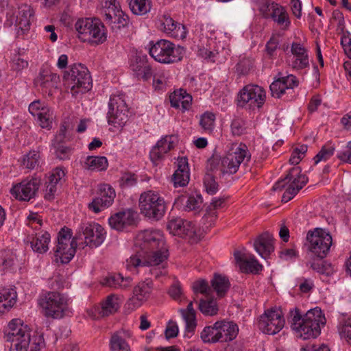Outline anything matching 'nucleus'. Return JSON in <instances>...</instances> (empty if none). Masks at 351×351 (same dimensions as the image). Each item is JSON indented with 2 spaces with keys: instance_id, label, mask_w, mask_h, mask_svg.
I'll list each match as a JSON object with an SVG mask.
<instances>
[{
  "instance_id": "nucleus-1",
  "label": "nucleus",
  "mask_w": 351,
  "mask_h": 351,
  "mask_svg": "<svg viewBox=\"0 0 351 351\" xmlns=\"http://www.w3.org/2000/svg\"><path fill=\"white\" fill-rule=\"evenodd\" d=\"M289 314L291 328L304 339L316 338L321 332V326L326 324V318L318 307L310 309L304 316L298 308L291 310Z\"/></svg>"
},
{
  "instance_id": "nucleus-2",
  "label": "nucleus",
  "mask_w": 351,
  "mask_h": 351,
  "mask_svg": "<svg viewBox=\"0 0 351 351\" xmlns=\"http://www.w3.org/2000/svg\"><path fill=\"white\" fill-rule=\"evenodd\" d=\"M138 208L145 217L152 221H159L166 212L165 199L154 191L148 190L140 195Z\"/></svg>"
},
{
  "instance_id": "nucleus-3",
  "label": "nucleus",
  "mask_w": 351,
  "mask_h": 351,
  "mask_svg": "<svg viewBox=\"0 0 351 351\" xmlns=\"http://www.w3.org/2000/svg\"><path fill=\"white\" fill-rule=\"evenodd\" d=\"M38 304L43 315L49 318L61 319L69 311L67 298L56 291H49L42 295Z\"/></svg>"
},
{
  "instance_id": "nucleus-4",
  "label": "nucleus",
  "mask_w": 351,
  "mask_h": 351,
  "mask_svg": "<svg viewBox=\"0 0 351 351\" xmlns=\"http://www.w3.org/2000/svg\"><path fill=\"white\" fill-rule=\"evenodd\" d=\"M75 27L79 34V38L84 42L101 44L107 39L105 26L97 19H79Z\"/></svg>"
},
{
  "instance_id": "nucleus-5",
  "label": "nucleus",
  "mask_w": 351,
  "mask_h": 351,
  "mask_svg": "<svg viewBox=\"0 0 351 351\" xmlns=\"http://www.w3.org/2000/svg\"><path fill=\"white\" fill-rule=\"evenodd\" d=\"M64 80L71 86L72 94L84 93L92 88V80L87 68L82 64L71 65L63 75Z\"/></svg>"
},
{
  "instance_id": "nucleus-6",
  "label": "nucleus",
  "mask_w": 351,
  "mask_h": 351,
  "mask_svg": "<svg viewBox=\"0 0 351 351\" xmlns=\"http://www.w3.org/2000/svg\"><path fill=\"white\" fill-rule=\"evenodd\" d=\"M307 182L308 178L305 175L301 174L300 167H293L283 180L278 181L273 186V190H281L285 187V184L290 183L282 197V202L286 203L291 200Z\"/></svg>"
},
{
  "instance_id": "nucleus-7",
  "label": "nucleus",
  "mask_w": 351,
  "mask_h": 351,
  "mask_svg": "<svg viewBox=\"0 0 351 351\" xmlns=\"http://www.w3.org/2000/svg\"><path fill=\"white\" fill-rule=\"evenodd\" d=\"M150 45L149 55L158 62L171 64L180 61L182 58L180 49L167 40H158L155 43L152 42Z\"/></svg>"
},
{
  "instance_id": "nucleus-8",
  "label": "nucleus",
  "mask_w": 351,
  "mask_h": 351,
  "mask_svg": "<svg viewBox=\"0 0 351 351\" xmlns=\"http://www.w3.org/2000/svg\"><path fill=\"white\" fill-rule=\"evenodd\" d=\"M71 237L72 231L70 228H63L59 232L58 244L54 252L56 262L68 263L74 256L76 246L80 243L79 240L75 239V237L71 240Z\"/></svg>"
},
{
  "instance_id": "nucleus-9",
  "label": "nucleus",
  "mask_w": 351,
  "mask_h": 351,
  "mask_svg": "<svg viewBox=\"0 0 351 351\" xmlns=\"http://www.w3.org/2000/svg\"><path fill=\"white\" fill-rule=\"evenodd\" d=\"M104 228L97 223H82L77 230L75 239L90 248L101 245L106 238Z\"/></svg>"
},
{
  "instance_id": "nucleus-10",
  "label": "nucleus",
  "mask_w": 351,
  "mask_h": 351,
  "mask_svg": "<svg viewBox=\"0 0 351 351\" xmlns=\"http://www.w3.org/2000/svg\"><path fill=\"white\" fill-rule=\"evenodd\" d=\"M306 241L308 250L321 259L327 256L332 243V239L329 232L322 228L308 231L306 234Z\"/></svg>"
},
{
  "instance_id": "nucleus-11",
  "label": "nucleus",
  "mask_w": 351,
  "mask_h": 351,
  "mask_svg": "<svg viewBox=\"0 0 351 351\" xmlns=\"http://www.w3.org/2000/svg\"><path fill=\"white\" fill-rule=\"evenodd\" d=\"M169 257L167 247L158 248L147 252H137V254L132 256L128 261V265L135 267L139 266H158L165 267Z\"/></svg>"
},
{
  "instance_id": "nucleus-12",
  "label": "nucleus",
  "mask_w": 351,
  "mask_h": 351,
  "mask_svg": "<svg viewBox=\"0 0 351 351\" xmlns=\"http://www.w3.org/2000/svg\"><path fill=\"white\" fill-rule=\"evenodd\" d=\"M134 245L137 252H147L167 247L164 235L159 230H145L136 237Z\"/></svg>"
},
{
  "instance_id": "nucleus-13",
  "label": "nucleus",
  "mask_w": 351,
  "mask_h": 351,
  "mask_svg": "<svg viewBox=\"0 0 351 351\" xmlns=\"http://www.w3.org/2000/svg\"><path fill=\"white\" fill-rule=\"evenodd\" d=\"M250 157L251 155L246 145L240 144L235 148H232L230 152L222 158L221 171L223 173H235L245 159L249 161Z\"/></svg>"
},
{
  "instance_id": "nucleus-14",
  "label": "nucleus",
  "mask_w": 351,
  "mask_h": 351,
  "mask_svg": "<svg viewBox=\"0 0 351 351\" xmlns=\"http://www.w3.org/2000/svg\"><path fill=\"white\" fill-rule=\"evenodd\" d=\"M108 122L114 127H121L128 121V108L123 95H112L108 104Z\"/></svg>"
},
{
  "instance_id": "nucleus-15",
  "label": "nucleus",
  "mask_w": 351,
  "mask_h": 351,
  "mask_svg": "<svg viewBox=\"0 0 351 351\" xmlns=\"http://www.w3.org/2000/svg\"><path fill=\"white\" fill-rule=\"evenodd\" d=\"M265 98V91L262 87L258 85L248 84L240 90L238 105L243 107L248 104L251 108L255 107L259 108L264 104Z\"/></svg>"
},
{
  "instance_id": "nucleus-16",
  "label": "nucleus",
  "mask_w": 351,
  "mask_h": 351,
  "mask_svg": "<svg viewBox=\"0 0 351 351\" xmlns=\"http://www.w3.org/2000/svg\"><path fill=\"white\" fill-rule=\"evenodd\" d=\"M285 323V321L280 311L270 309L261 315L258 325L263 332L275 335L283 328Z\"/></svg>"
},
{
  "instance_id": "nucleus-17",
  "label": "nucleus",
  "mask_w": 351,
  "mask_h": 351,
  "mask_svg": "<svg viewBox=\"0 0 351 351\" xmlns=\"http://www.w3.org/2000/svg\"><path fill=\"white\" fill-rule=\"evenodd\" d=\"M99 196L93 199L88 204L89 209L98 213L106 208L109 207L114 202L115 191L108 184H101L98 186Z\"/></svg>"
},
{
  "instance_id": "nucleus-18",
  "label": "nucleus",
  "mask_w": 351,
  "mask_h": 351,
  "mask_svg": "<svg viewBox=\"0 0 351 351\" xmlns=\"http://www.w3.org/2000/svg\"><path fill=\"white\" fill-rule=\"evenodd\" d=\"M130 67L134 75L138 79L147 81L152 76V69L146 54L136 53L130 59Z\"/></svg>"
},
{
  "instance_id": "nucleus-19",
  "label": "nucleus",
  "mask_w": 351,
  "mask_h": 351,
  "mask_svg": "<svg viewBox=\"0 0 351 351\" xmlns=\"http://www.w3.org/2000/svg\"><path fill=\"white\" fill-rule=\"evenodd\" d=\"M167 228L173 235L191 239L196 234L195 225L189 221L178 217L169 220Z\"/></svg>"
},
{
  "instance_id": "nucleus-20",
  "label": "nucleus",
  "mask_w": 351,
  "mask_h": 351,
  "mask_svg": "<svg viewBox=\"0 0 351 351\" xmlns=\"http://www.w3.org/2000/svg\"><path fill=\"white\" fill-rule=\"evenodd\" d=\"M234 256L236 263L243 273L258 274L263 269V266L255 258L254 255L241 251H234Z\"/></svg>"
},
{
  "instance_id": "nucleus-21",
  "label": "nucleus",
  "mask_w": 351,
  "mask_h": 351,
  "mask_svg": "<svg viewBox=\"0 0 351 351\" xmlns=\"http://www.w3.org/2000/svg\"><path fill=\"white\" fill-rule=\"evenodd\" d=\"M178 142V138L176 136H166L158 141L156 145L150 152L149 156L151 160L157 164L171 149H172Z\"/></svg>"
},
{
  "instance_id": "nucleus-22",
  "label": "nucleus",
  "mask_w": 351,
  "mask_h": 351,
  "mask_svg": "<svg viewBox=\"0 0 351 351\" xmlns=\"http://www.w3.org/2000/svg\"><path fill=\"white\" fill-rule=\"evenodd\" d=\"M152 290L153 282L152 280L147 279L138 282L133 289V295L130 299V302L132 304L134 308L141 306L150 297Z\"/></svg>"
},
{
  "instance_id": "nucleus-23",
  "label": "nucleus",
  "mask_w": 351,
  "mask_h": 351,
  "mask_svg": "<svg viewBox=\"0 0 351 351\" xmlns=\"http://www.w3.org/2000/svg\"><path fill=\"white\" fill-rule=\"evenodd\" d=\"M45 341L43 334L23 326V350L24 351H40Z\"/></svg>"
},
{
  "instance_id": "nucleus-24",
  "label": "nucleus",
  "mask_w": 351,
  "mask_h": 351,
  "mask_svg": "<svg viewBox=\"0 0 351 351\" xmlns=\"http://www.w3.org/2000/svg\"><path fill=\"white\" fill-rule=\"evenodd\" d=\"M291 52L293 56L289 61V65L295 69L301 70L309 65L308 54L307 49L299 43H293L291 47Z\"/></svg>"
},
{
  "instance_id": "nucleus-25",
  "label": "nucleus",
  "mask_w": 351,
  "mask_h": 351,
  "mask_svg": "<svg viewBox=\"0 0 351 351\" xmlns=\"http://www.w3.org/2000/svg\"><path fill=\"white\" fill-rule=\"evenodd\" d=\"M161 29L171 37L184 39L186 36V27L181 23L174 21L171 16L164 15L161 19Z\"/></svg>"
},
{
  "instance_id": "nucleus-26",
  "label": "nucleus",
  "mask_w": 351,
  "mask_h": 351,
  "mask_svg": "<svg viewBox=\"0 0 351 351\" xmlns=\"http://www.w3.org/2000/svg\"><path fill=\"white\" fill-rule=\"evenodd\" d=\"M65 176V171L63 169L56 167L52 170L49 176L48 181L45 184L44 198L48 201L54 199L57 193L58 185L61 180Z\"/></svg>"
},
{
  "instance_id": "nucleus-27",
  "label": "nucleus",
  "mask_w": 351,
  "mask_h": 351,
  "mask_svg": "<svg viewBox=\"0 0 351 351\" xmlns=\"http://www.w3.org/2000/svg\"><path fill=\"white\" fill-rule=\"evenodd\" d=\"M8 340L11 342L10 351H22V321L13 319L8 324Z\"/></svg>"
},
{
  "instance_id": "nucleus-28",
  "label": "nucleus",
  "mask_w": 351,
  "mask_h": 351,
  "mask_svg": "<svg viewBox=\"0 0 351 351\" xmlns=\"http://www.w3.org/2000/svg\"><path fill=\"white\" fill-rule=\"evenodd\" d=\"M106 23L110 26L111 29L117 32L121 28L128 26L129 23V18L121 10H108V12L105 14Z\"/></svg>"
},
{
  "instance_id": "nucleus-29",
  "label": "nucleus",
  "mask_w": 351,
  "mask_h": 351,
  "mask_svg": "<svg viewBox=\"0 0 351 351\" xmlns=\"http://www.w3.org/2000/svg\"><path fill=\"white\" fill-rule=\"evenodd\" d=\"M274 242L273 236L268 232H264L256 239L254 247L262 258H266L274 250Z\"/></svg>"
},
{
  "instance_id": "nucleus-30",
  "label": "nucleus",
  "mask_w": 351,
  "mask_h": 351,
  "mask_svg": "<svg viewBox=\"0 0 351 351\" xmlns=\"http://www.w3.org/2000/svg\"><path fill=\"white\" fill-rule=\"evenodd\" d=\"M134 223V213L131 210L117 213L109 218L110 226L117 230H123Z\"/></svg>"
},
{
  "instance_id": "nucleus-31",
  "label": "nucleus",
  "mask_w": 351,
  "mask_h": 351,
  "mask_svg": "<svg viewBox=\"0 0 351 351\" xmlns=\"http://www.w3.org/2000/svg\"><path fill=\"white\" fill-rule=\"evenodd\" d=\"M60 82V76L47 69H41L38 76L35 80L36 86L49 90L57 88Z\"/></svg>"
},
{
  "instance_id": "nucleus-32",
  "label": "nucleus",
  "mask_w": 351,
  "mask_h": 351,
  "mask_svg": "<svg viewBox=\"0 0 351 351\" xmlns=\"http://www.w3.org/2000/svg\"><path fill=\"white\" fill-rule=\"evenodd\" d=\"M217 326L221 343L231 341L238 335V326L233 322L226 320L217 321Z\"/></svg>"
},
{
  "instance_id": "nucleus-33",
  "label": "nucleus",
  "mask_w": 351,
  "mask_h": 351,
  "mask_svg": "<svg viewBox=\"0 0 351 351\" xmlns=\"http://www.w3.org/2000/svg\"><path fill=\"white\" fill-rule=\"evenodd\" d=\"M50 241L51 237L47 232L36 234L35 237L29 236L27 238V243H30L33 251L39 254L47 252Z\"/></svg>"
},
{
  "instance_id": "nucleus-34",
  "label": "nucleus",
  "mask_w": 351,
  "mask_h": 351,
  "mask_svg": "<svg viewBox=\"0 0 351 351\" xmlns=\"http://www.w3.org/2000/svg\"><path fill=\"white\" fill-rule=\"evenodd\" d=\"M16 291L12 288L0 289V315L9 311L16 304Z\"/></svg>"
},
{
  "instance_id": "nucleus-35",
  "label": "nucleus",
  "mask_w": 351,
  "mask_h": 351,
  "mask_svg": "<svg viewBox=\"0 0 351 351\" xmlns=\"http://www.w3.org/2000/svg\"><path fill=\"white\" fill-rule=\"evenodd\" d=\"M132 282L130 278H124L121 274L108 275L105 277L101 285L112 289H127Z\"/></svg>"
},
{
  "instance_id": "nucleus-36",
  "label": "nucleus",
  "mask_w": 351,
  "mask_h": 351,
  "mask_svg": "<svg viewBox=\"0 0 351 351\" xmlns=\"http://www.w3.org/2000/svg\"><path fill=\"white\" fill-rule=\"evenodd\" d=\"M210 284L213 291H215L219 298L223 297L230 287L228 278L225 276L217 274H214Z\"/></svg>"
},
{
  "instance_id": "nucleus-37",
  "label": "nucleus",
  "mask_w": 351,
  "mask_h": 351,
  "mask_svg": "<svg viewBox=\"0 0 351 351\" xmlns=\"http://www.w3.org/2000/svg\"><path fill=\"white\" fill-rule=\"evenodd\" d=\"M119 298L116 295H108L102 303L99 314L102 317H108L116 313L119 308Z\"/></svg>"
},
{
  "instance_id": "nucleus-38",
  "label": "nucleus",
  "mask_w": 351,
  "mask_h": 351,
  "mask_svg": "<svg viewBox=\"0 0 351 351\" xmlns=\"http://www.w3.org/2000/svg\"><path fill=\"white\" fill-rule=\"evenodd\" d=\"M108 160L104 156H88L84 162V168L91 171H103L107 169Z\"/></svg>"
},
{
  "instance_id": "nucleus-39",
  "label": "nucleus",
  "mask_w": 351,
  "mask_h": 351,
  "mask_svg": "<svg viewBox=\"0 0 351 351\" xmlns=\"http://www.w3.org/2000/svg\"><path fill=\"white\" fill-rule=\"evenodd\" d=\"M40 185V179L36 177H32L29 180H26L23 184V202L29 201L34 197Z\"/></svg>"
},
{
  "instance_id": "nucleus-40",
  "label": "nucleus",
  "mask_w": 351,
  "mask_h": 351,
  "mask_svg": "<svg viewBox=\"0 0 351 351\" xmlns=\"http://www.w3.org/2000/svg\"><path fill=\"white\" fill-rule=\"evenodd\" d=\"M180 313L186 323V330L193 332L197 326L193 302H189L186 309H180Z\"/></svg>"
},
{
  "instance_id": "nucleus-41",
  "label": "nucleus",
  "mask_w": 351,
  "mask_h": 351,
  "mask_svg": "<svg viewBox=\"0 0 351 351\" xmlns=\"http://www.w3.org/2000/svg\"><path fill=\"white\" fill-rule=\"evenodd\" d=\"M200 338L204 343H215L220 342L217 322L211 325L204 327L200 334Z\"/></svg>"
},
{
  "instance_id": "nucleus-42",
  "label": "nucleus",
  "mask_w": 351,
  "mask_h": 351,
  "mask_svg": "<svg viewBox=\"0 0 351 351\" xmlns=\"http://www.w3.org/2000/svg\"><path fill=\"white\" fill-rule=\"evenodd\" d=\"M123 335L124 332H119L112 335L110 344L112 351H131Z\"/></svg>"
},
{
  "instance_id": "nucleus-43",
  "label": "nucleus",
  "mask_w": 351,
  "mask_h": 351,
  "mask_svg": "<svg viewBox=\"0 0 351 351\" xmlns=\"http://www.w3.org/2000/svg\"><path fill=\"white\" fill-rule=\"evenodd\" d=\"M273 10L271 12L270 18H271L275 22L279 25H282L285 23V26L287 27L290 24L288 14L282 6L277 4H273Z\"/></svg>"
},
{
  "instance_id": "nucleus-44",
  "label": "nucleus",
  "mask_w": 351,
  "mask_h": 351,
  "mask_svg": "<svg viewBox=\"0 0 351 351\" xmlns=\"http://www.w3.org/2000/svg\"><path fill=\"white\" fill-rule=\"evenodd\" d=\"M129 5L132 12L138 15L147 13L151 8L150 2L148 0H131Z\"/></svg>"
},
{
  "instance_id": "nucleus-45",
  "label": "nucleus",
  "mask_w": 351,
  "mask_h": 351,
  "mask_svg": "<svg viewBox=\"0 0 351 351\" xmlns=\"http://www.w3.org/2000/svg\"><path fill=\"white\" fill-rule=\"evenodd\" d=\"M311 267L314 271L326 276H330L335 272L334 266L330 263L325 261L313 262L311 263Z\"/></svg>"
},
{
  "instance_id": "nucleus-46",
  "label": "nucleus",
  "mask_w": 351,
  "mask_h": 351,
  "mask_svg": "<svg viewBox=\"0 0 351 351\" xmlns=\"http://www.w3.org/2000/svg\"><path fill=\"white\" fill-rule=\"evenodd\" d=\"M200 311L206 315H214L218 312V306L216 300H202L199 304Z\"/></svg>"
},
{
  "instance_id": "nucleus-47",
  "label": "nucleus",
  "mask_w": 351,
  "mask_h": 351,
  "mask_svg": "<svg viewBox=\"0 0 351 351\" xmlns=\"http://www.w3.org/2000/svg\"><path fill=\"white\" fill-rule=\"evenodd\" d=\"M338 331L341 339H344L351 344V317L341 322L338 326Z\"/></svg>"
},
{
  "instance_id": "nucleus-48",
  "label": "nucleus",
  "mask_w": 351,
  "mask_h": 351,
  "mask_svg": "<svg viewBox=\"0 0 351 351\" xmlns=\"http://www.w3.org/2000/svg\"><path fill=\"white\" fill-rule=\"evenodd\" d=\"M334 152L335 147L333 145H324L313 158L315 164L317 165L319 162L326 161L334 154Z\"/></svg>"
},
{
  "instance_id": "nucleus-49",
  "label": "nucleus",
  "mask_w": 351,
  "mask_h": 351,
  "mask_svg": "<svg viewBox=\"0 0 351 351\" xmlns=\"http://www.w3.org/2000/svg\"><path fill=\"white\" fill-rule=\"evenodd\" d=\"M190 179V172L187 171H181L179 172H174L171 180L173 182V186L176 187L185 186L188 184Z\"/></svg>"
},
{
  "instance_id": "nucleus-50",
  "label": "nucleus",
  "mask_w": 351,
  "mask_h": 351,
  "mask_svg": "<svg viewBox=\"0 0 351 351\" xmlns=\"http://www.w3.org/2000/svg\"><path fill=\"white\" fill-rule=\"evenodd\" d=\"M193 289L195 293H199L206 296L210 295L213 293L211 286L208 282L204 279H199L193 283Z\"/></svg>"
},
{
  "instance_id": "nucleus-51",
  "label": "nucleus",
  "mask_w": 351,
  "mask_h": 351,
  "mask_svg": "<svg viewBox=\"0 0 351 351\" xmlns=\"http://www.w3.org/2000/svg\"><path fill=\"white\" fill-rule=\"evenodd\" d=\"M215 121V115L212 112H205L202 115L199 124L202 128L207 132L213 131Z\"/></svg>"
},
{
  "instance_id": "nucleus-52",
  "label": "nucleus",
  "mask_w": 351,
  "mask_h": 351,
  "mask_svg": "<svg viewBox=\"0 0 351 351\" xmlns=\"http://www.w3.org/2000/svg\"><path fill=\"white\" fill-rule=\"evenodd\" d=\"M40 125L43 128H49L52 124V113L48 108H43L37 115Z\"/></svg>"
},
{
  "instance_id": "nucleus-53",
  "label": "nucleus",
  "mask_w": 351,
  "mask_h": 351,
  "mask_svg": "<svg viewBox=\"0 0 351 351\" xmlns=\"http://www.w3.org/2000/svg\"><path fill=\"white\" fill-rule=\"evenodd\" d=\"M204 184L208 194L213 195L218 190V184L215 181V176L210 171H208L204 176Z\"/></svg>"
},
{
  "instance_id": "nucleus-54",
  "label": "nucleus",
  "mask_w": 351,
  "mask_h": 351,
  "mask_svg": "<svg viewBox=\"0 0 351 351\" xmlns=\"http://www.w3.org/2000/svg\"><path fill=\"white\" fill-rule=\"evenodd\" d=\"M254 62L249 58H241L236 65V71L239 75H247L252 68Z\"/></svg>"
},
{
  "instance_id": "nucleus-55",
  "label": "nucleus",
  "mask_w": 351,
  "mask_h": 351,
  "mask_svg": "<svg viewBox=\"0 0 351 351\" xmlns=\"http://www.w3.org/2000/svg\"><path fill=\"white\" fill-rule=\"evenodd\" d=\"M307 145H298L293 148V152L289 159L292 165H298L307 152Z\"/></svg>"
},
{
  "instance_id": "nucleus-56",
  "label": "nucleus",
  "mask_w": 351,
  "mask_h": 351,
  "mask_svg": "<svg viewBox=\"0 0 351 351\" xmlns=\"http://www.w3.org/2000/svg\"><path fill=\"white\" fill-rule=\"evenodd\" d=\"M231 132L234 136H241L246 133L245 121L241 118H235L231 123Z\"/></svg>"
},
{
  "instance_id": "nucleus-57",
  "label": "nucleus",
  "mask_w": 351,
  "mask_h": 351,
  "mask_svg": "<svg viewBox=\"0 0 351 351\" xmlns=\"http://www.w3.org/2000/svg\"><path fill=\"white\" fill-rule=\"evenodd\" d=\"M269 88L271 95L277 98H279L282 94L285 93L286 90L283 81H282L281 78H279L272 82Z\"/></svg>"
},
{
  "instance_id": "nucleus-58",
  "label": "nucleus",
  "mask_w": 351,
  "mask_h": 351,
  "mask_svg": "<svg viewBox=\"0 0 351 351\" xmlns=\"http://www.w3.org/2000/svg\"><path fill=\"white\" fill-rule=\"evenodd\" d=\"M21 49L17 48L12 51L11 53V57H10V66L12 69L16 71H21V63L22 62L21 60Z\"/></svg>"
},
{
  "instance_id": "nucleus-59",
  "label": "nucleus",
  "mask_w": 351,
  "mask_h": 351,
  "mask_svg": "<svg viewBox=\"0 0 351 351\" xmlns=\"http://www.w3.org/2000/svg\"><path fill=\"white\" fill-rule=\"evenodd\" d=\"M38 158L37 152H30L26 155V158H23V165H25L27 169H33L38 165Z\"/></svg>"
},
{
  "instance_id": "nucleus-60",
  "label": "nucleus",
  "mask_w": 351,
  "mask_h": 351,
  "mask_svg": "<svg viewBox=\"0 0 351 351\" xmlns=\"http://www.w3.org/2000/svg\"><path fill=\"white\" fill-rule=\"evenodd\" d=\"M35 12L34 9L28 5H23V19H27V23L24 25L23 31L28 30L32 22L34 21Z\"/></svg>"
},
{
  "instance_id": "nucleus-61",
  "label": "nucleus",
  "mask_w": 351,
  "mask_h": 351,
  "mask_svg": "<svg viewBox=\"0 0 351 351\" xmlns=\"http://www.w3.org/2000/svg\"><path fill=\"white\" fill-rule=\"evenodd\" d=\"M168 77L164 71L154 75L153 84L156 89H162L167 83Z\"/></svg>"
},
{
  "instance_id": "nucleus-62",
  "label": "nucleus",
  "mask_w": 351,
  "mask_h": 351,
  "mask_svg": "<svg viewBox=\"0 0 351 351\" xmlns=\"http://www.w3.org/2000/svg\"><path fill=\"white\" fill-rule=\"evenodd\" d=\"M273 4H276L270 0H262L259 5V11L263 16L266 18H270L271 12L273 10Z\"/></svg>"
},
{
  "instance_id": "nucleus-63",
  "label": "nucleus",
  "mask_w": 351,
  "mask_h": 351,
  "mask_svg": "<svg viewBox=\"0 0 351 351\" xmlns=\"http://www.w3.org/2000/svg\"><path fill=\"white\" fill-rule=\"evenodd\" d=\"M226 199L223 197L215 198L212 200L210 205L207 208L208 215L211 216H217L215 210L223 206Z\"/></svg>"
},
{
  "instance_id": "nucleus-64",
  "label": "nucleus",
  "mask_w": 351,
  "mask_h": 351,
  "mask_svg": "<svg viewBox=\"0 0 351 351\" xmlns=\"http://www.w3.org/2000/svg\"><path fill=\"white\" fill-rule=\"evenodd\" d=\"M202 204L200 196H190L188 197L185 204V210L191 211L199 208Z\"/></svg>"
}]
</instances>
